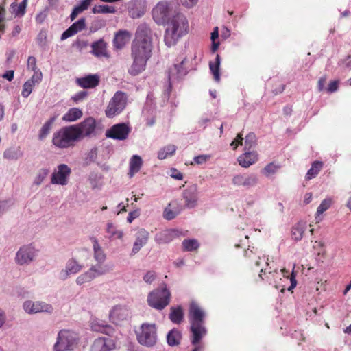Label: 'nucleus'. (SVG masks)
Here are the masks:
<instances>
[{
	"label": "nucleus",
	"mask_w": 351,
	"mask_h": 351,
	"mask_svg": "<svg viewBox=\"0 0 351 351\" xmlns=\"http://www.w3.org/2000/svg\"><path fill=\"white\" fill-rule=\"evenodd\" d=\"M106 231L109 234V238L111 239H121L123 237V231L118 229L117 226L112 222L107 223Z\"/></svg>",
	"instance_id": "nucleus-39"
},
{
	"label": "nucleus",
	"mask_w": 351,
	"mask_h": 351,
	"mask_svg": "<svg viewBox=\"0 0 351 351\" xmlns=\"http://www.w3.org/2000/svg\"><path fill=\"white\" fill-rule=\"evenodd\" d=\"M221 64V58L219 54H217L215 59L213 62H210L209 68L210 70L213 75L214 80L216 82H219L220 80V74H219V66Z\"/></svg>",
	"instance_id": "nucleus-41"
},
{
	"label": "nucleus",
	"mask_w": 351,
	"mask_h": 351,
	"mask_svg": "<svg viewBox=\"0 0 351 351\" xmlns=\"http://www.w3.org/2000/svg\"><path fill=\"white\" fill-rule=\"evenodd\" d=\"M11 205V202L9 200L0 201V216L7 211Z\"/></svg>",
	"instance_id": "nucleus-55"
},
{
	"label": "nucleus",
	"mask_w": 351,
	"mask_h": 351,
	"mask_svg": "<svg viewBox=\"0 0 351 351\" xmlns=\"http://www.w3.org/2000/svg\"><path fill=\"white\" fill-rule=\"evenodd\" d=\"M143 165V160L138 155H134L130 160V177H133L134 175L138 173Z\"/></svg>",
	"instance_id": "nucleus-37"
},
{
	"label": "nucleus",
	"mask_w": 351,
	"mask_h": 351,
	"mask_svg": "<svg viewBox=\"0 0 351 351\" xmlns=\"http://www.w3.org/2000/svg\"><path fill=\"white\" fill-rule=\"evenodd\" d=\"M149 234L145 229H140L136 234L135 241L131 252V255L137 254L141 249L147 244Z\"/></svg>",
	"instance_id": "nucleus-24"
},
{
	"label": "nucleus",
	"mask_w": 351,
	"mask_h": 351,
	"mask_svg": "<svg viewBox=\"0 0 351 351\" xmlns=\"http://www.w3.org/2000/svg\"><path fill=\"white\" fill-rule=\"evenodd\" d=\"M83 115L82 111L77 108H70L62 117L65 122H73L80 119Z\"/></svg>",
	"instance_id": "nucleus-34"
},
{
	"label": "nucleus",
	"mask_w": 351,
	"mask_h": 351,
	"mask_svg": "<svg viewBox=\"0 0 351 351\" xmlns=\"http://www.w3.org/2000/svg\"><path fill=\"white\" fill-rule=\"evenodd\" d=\"M197 1L198 0H180L181 3L186 8H192Z\"/></svg>",
	"instance_id": "nucleus-63"
},
{
	"label": "nucleus",
	"mask_w": 351,
	"mask_h": 351,
	"mask_svg": "<svg viewBox=\"0 0 351 351\" xmlns=\"http://www.w3.org/2000/svg\"><path fill=\"white\" fill-rule=\"evenodd\" d=\"M132 58L133 62L130 67L128 69V73L130 75L135 76L145 70L147 61L135 56H132Z\"/></svg>",
	"instance_id": "nucleus-30"
},
{
	"label": "nucleus",
	"mask_w": 351,
	"mask_h": 351,
	"mask_svg": "<svg viewBox=\"0 0 351 351\" xmlns=\"http://www.w3.org/2000/svg\"><path fill=\"white\" fill-rule=\"evenodd\" d=\"M23 155V152L19 146L12 147L6 149L3 152V158L8 160H18Z\"/></svg>",
	"instance_id": "nucleus-35"
},
{
	"label": "nucleus",
	"mask_w": 351,
	"mask_h": 351,
	"mask_svg": "<svg viewBox=\"0 0 351 351\" xmlns=\"http://www.w3.org/2000/svg\"><path fill=\"white\" fill-rule=\"evenodd\" d=\"M90 328L93 331L109 334L112 328L104 321L99 319H93L90 322Z\"/></svg>",
	"instance_id": "nucleus-32"
},
{
	"label": "nucleus",
	"mask_w": 351,
	"mask_h": 351,
	"mask_svg": "<svg viewBox=\"0 0 351 351\" xmlns=\"http://www.w3.org/2000/svg\"><path fill=\"white\" fill-rule=\"evenodd\" d=\"M49 169L48 168L40 169L38 171V172L34 179V184L36 185L41 184V183L44 181V180L46 178V177L49 174Z\"/></svg>",
	"instance_id": "nucleus-52"
},
{
	"label": "nucleus",
	"mask_w": 351,
	"mask_h": 351,
	"mask_svg": "<svg viewBox=\"0 0 351 351\" xmlns=\"http://www.w3.org/2000/svg\"><path fill=\"white\" fill-rule=\"evenodd\" d=\"M84 266L80 263L75 258H69L64 266L59 273V278L62 280L68 279L71 276L79 273L83 269Z\"/></svg>",
	"instance_id": "nucleus-18"
},
{
	"label": "nucleus",
	"mask_w": 351,
	"mask_h": 351,
	"mask_svg": "<svg viewBox=\"0 0 351 351\" xmlns=\"http://www.w3.org/2000/svg\"><path fill=\"white\" fill-rule=\"evenodd\" d=\"M23 310L28 314H36L38 313H52L53 308L51 304L42 301H25L23 304Z\"/></svg>",
	"instance_id": "nucleus-16"
},
{
	"label": "nucleus",
	"mask_w": 351,
	"mask_h": 351,
	"mask_svg": "<svg viewBox=\"0 0 351 351\" xmlns=\"http://www.w3.org/2000/svg\"><path fill=\"white\" fill-rule=\"evenodd\" d=\"M78 141L95 134L96 121L92 117L84 119L82 122L72 125Z\"/></svg>",
	"instance_id": "nucleus-13"
},
{
	"label": "nucleus",
	"mask_w": 351,
	"mask_h": 351,
	"mask_svg": "<svg viewBox=\"0 0 351 351\" xmlns=\"http://www.w3.org/2000/svg\"><path fill=\"white\" fill-rule=\"evenodd\" d=\"M97 149L93 148L89 153L88 154V156L86 160H88V162H93L96 160L97 158Z\"/></svg>",
	"instance_id": "nucleus-62"
},
{
	"label": "nucleus",
	"mask_w": 351,
	"mask_h": 351,
	"mask_svg": "<svg viewBox=\"0 0 351 351\" xmlns=\"http://www.w3.org/2000/svg\"><path fill=\"white\" fill-rule=\"evenodd\" d=\"M323 167V162L320 161H315L312 163L311 167L307 171L306 179L310 180L317 176L319 172Z\"/></svg>",
	"instance_id": "nucleus-44"
},
{
	"label": "nucleus",
	"mask_w": 351,
	"mask_h": 351,
	"mask_svg": "<svg viewBox=\"0 0 351 351\" xmlns=\"http://www.w3.org/2000/svg\"><path fill=\"white\" fill-rule=\"evenodd\" d=\"M258 158V155L256 152L245 150V152L241 154L237 161L242 167L247 168L256 162Z\"/></svg>",
	"instance_id": "nucleus-25"
},
{
	"label": "nucleus",
	"mask_w": 351,
	"mask_h": 351,
	"mask_svg": "<svg viewBox=\"0 0 351 351\" xmlns=\"http://www.w3.org/2000/svg\"><path fill=\"white\" fill-rule=\"evenodd\" d=\"M139 216V211L138 210H134L132 212H130L127 217V221L129 223H132V221L137 218Z\"/></svg>",
	"instance_id": "nucleus-64"
},
{
	"label": "nucleus",
	"mask_w": 351,
	"mask_h": 351,
	"mask_svg": "<svg viewBox=\"0 0 351 351\" xmlns=\"http://www.w3.org/2000/svg\"><path fill=\"white\" fill-rule=\"evenodd\" d=\"M156 278V274L153 271H147L143 276V280L148 284H151Z\"/></svg>",
	"instance_id": "nucleus-56"
},
{
	"label": "nucleus",
	"mask_w": 351,
	"mask_h": 351,
	"mask_svg": "<svg viewBox=\"0 0 351 351\" xmlns=\"http://www.w3.org/2000/svg\"><path fill=\"white\" fill-rule=\"evenodd\" d=\"M91 53L97 58H108L109 55L107 51V46L106 42L103 39L93 42L91 44Z\"/></svg>",
	"instance_id": "nucleus-28"
},
{
	"label": "nucleus",
	"mask_w": 351,
	"mask_h": 351,
	"mask_svg": "<svg viewBox=\"0 0 351 351\" xmlns=\"http://www.w3.org/2000/svg\"><path fill=\"white\" fill-rule=\"evenodd\" d=\"M27 69L34 71V73L36 72H41L39 69L36 66V59L34 56H29L27 60Z\"/></svg>",
	"instance_id": "nucleus-54"
},
{
	"label": "nucleus",
	"mask_w": 351,
	"mask_h": 351,
	"mask_svg": "<svg viewBox=\"0 0 351 351\" xmlns=\"http://www.w3.org/2000/svg\"><path fill=\"white\" fill-rule=\"evenodd\" d=\"M93 0H81L80 3L73 8L70 15L71 21H74L78 14L86 10L91 5Z\"/></svg>",
	"instance_id": "nucleus-33"
},
{
	"label": "nucleus",
	"mask_w": 351,
	"mask_h": 351,
	"mask_svg": "<svg viewBox=\"0 0 351 351\" xmlns=\"http://www.w3.org/2000/svg\"><path fill=\"white\" fill-rule=\"evenodd\" d=\"M28 0H23L19 5L12 3L10 5L11 12L15 14V16H23L26 10Z\"/></svg>",
	"instance_id": "nucleus-42"
},
{
	"label": "nucleus",
	"mask_w": 351,
	"mask_h": 351,
	"mask_svg": "<svg viewBox=\"0 0 351 351\" xmlns=\"http://www.w3.org/2000/svg\"><path fill=\"white\" fill-rule=\"evenodd\" d=\"M176 215H177L176 213L172 211L171 210H170L167 208H165V212H164V217L168 220L173 219V218L176 217Z\"/></svg>",
	"instance_id": "nucleus-60"
},
{
	"label": "nucleus",
	"mask_w": 351,
	"mask_h": 351,
	"mask_svg": "<svg viewBox=\"0 0 351 351\" xmlns=\"http://www.w3.org/2000/svg\"><path fill=\"white\" fill-rule=\"evenodd\" d=\"M38 254V250L32 244L24 245L17 251L15 262L20 265H27L33 262Z\"/></svg>",
	"instance_id": "nucleus-12"
},
{
	"label": "nucleus",
	"mask_w": 351,
	"mask_h": 351,
	"mask_svg": "<svg viewBox=\"0 0 351 351\" xmlns=\"http://www.w3.org/2000/svg\"><path fill=\"white\" fill-rule=\"evenodd\" d=\"M79 337L75 332L62 329L58 333L56 341L53 345V351H71L77 346Z\"/></svg>",
	"instance_id": "nucleus-8"
},
{
	"label": "nucleus",
	"mask_w": 351,
	"mask_h": 351,
	"mask_svg": "<svg viewBox=\"0 0 351 351\" xmlns=\"http://www.w3.org/2000/svg\"><path fill=\"white\" fill-rule=\"evenodd\" d=\"M243 135H242V134H239L237 135V136L236 137V138H234V139L232 141V143H231V144H230L231 147H232V148H233L234 149H235L238 147V145H242V143H243Z\"/></svg>",
	"instance_id": "nucleus-58"
},
{
	"label": "nucleus",
	"mask_w": 351,
	"mask_h": 351,
	"mask_svg": "<svg viewBox=\"0 0 351 351\" xmlns=\"http://www.w3.org/2000/svg\"><path fill=\"white\" fill-rule=\"evenodd\" d=\"M338 88V82L337 81H332L330 82L328 84V86L326 89L328 93H332L335 92Z\"/></svg>",
	"instance_id": "nucleus-61"
},
{
	"label": "nucleus",
	"mask_w": 351,
	"mask_h": 351,
	"mask_svg": "<svg viewBox=\"0 0 351 351\" xmlns=\"http://www.w3.org/2000/svg\"><path fill=\"white\" fill-rule=\"evenodd\" d=\"M87 96V92L86 91H80L75 94L73 96H72L71 99L75 102L77 103L80 101H82Z\"/></svg>",
	"instance_id": "nucleus-57"
},
{
	"label": "nucleus",
	"mask_w": 351,
	"mask_h": 351,
	"mask_svg": "<svg viewBox=\"0 0 351 351\" xmlns=\"http://www.w3.org/2000/svg\"><path fill=\"white\" fill-rule=\"evenodd\" d=\"M331 198H326L322 201L321 204L317 207L315 214V220L317 223H319L322 220L321 215L331 206Z\"/></svg>",
	"instance_id": "nucleus-38"
},
{
	"label": "nucleus",
	"mask_w": 351,
	"mask_h": 351,
	"mask_svg": "<svg viewBox=\"0 0 351 351\" xmlns=\"http://www.w3.org/2000/svg\"><path fill=\"white\" fill-rule=\"evenodd\" d=\"M43 79V73L42 72H36V73H34L31 78L26 81L23 86V90L21 92V95L27 98L29 97V95L32 93L34 87L38 84Z\"/></svg>",
	"instance_id": "nucleus-23"
},
{
	"label": "nucleus",
	"mask_w": 351,
	"mask_h": 351,
	"mask_svg": "<svg viewBox=\"0 0 351 351\" xmlns=\"http://www.w3.org/2000/svg\"><path fill=\"white\" fill-rule=\"evenodd\" d=\"M182 235V232L176 229L165 230L155 235L154 240L158 244L169 243Z\"/></svg>",
	"instance_id": "nucleus-21"
},
{
	"label": "nucleus",
	"mask_w": 351,
	"mask_h": 351,
	"mask_svg": "<svg viewBox=\"0 0 351 351\" xmlns=\"http://www.w3.org/2000/svg\"><path fill=\"white\" fill-rule=\"evenodd\" d=\"M169 319L174 324H180L183 319V312L180 307H171Z\"/></svg>",
	"instance_id": "nucleus-45"
},
{
	"label": "nucleus",
	"mask_w": 351,
	"mask_h": 351,
	"mask_svg": "<svg viewBox=\"0 0 351 351\" xmlns=\"http://www.w3.org/2000/svg\"><path fill=\"white\" fill-rule=\"evenodd\" d=\"M177 150V146L169 144L160 148L158 152L157 157L159 160H164L174 155Z\"/></svg>",
	"instance_id": "nucleus-36"
},
{
	"label": "nucleus",
	"mask_w": 351,
	"mask_h": 351,
	"mask_svg": "<svg viewBox=\"0 0 351 351\" xmlns=\"http://www.w3.org/2000/svg\"><path fill=\"white\" fill-rule=\"evenodd\" d=\"M164 42L168 47L174 46L179 39L188 32L189 23L186 18L182 14H176L167 23Z\"/></svg>",
	"instance_id": "nucleus-2"
},
{
	"label": "nucleus",
	"mask_w": 351,
	"mask_h": 351,
	"mask_svg": "<svg viewBox=\"0 0 351 351\" xmlns=\"http://www.w3.org/2000/svg\"><path fill=\"white\" fill-rule=\"evenodd\" d=\"M132 37V34L127 30L119 31L114 36L113 43L115 48L118 49H122L129 41Z\"/></svg>",
	"instance_id": "nucleus-29"
},
{
	"label": "nucleus",
	"mask_w": 351,
	"mask_h": 351,
	"mask_svg": "<svg viewBox=\"0 0 351 351\" xmlns=\"http://www.w3.org/2000/svg\"><path fill=\"white\" fill-rule=\"evenodd\" d=\"M188 71L189 60L186 56L182 55L177 58L176 63L168 71L169 84L165 90L167 98L171 91L172 84L186 76Z\"/></svg>",
	"instance_id": "nucleus-4"
},
{
	"label": "nucleus",
	"mask_w": 351,
	"mask_h": 351,
	"mask_svg": "<svg viewBox=\"0 0 351 351\" xmlns=\"http://www.w3.org/2000/svg\"><path fill=\"white\" fill-rule=\"evenodd\" d=\"M86 27V20L84 18L80 19L77 21L72 24L66 31L61 35V40H64L68 38L73 36L77 32L83 30Z\"/></svg>",
	"instance_id": "nucleus-27"
},
{
	"label": "nucleus",
	"mask_w": 351,
	"mask_h": 351,
	"mask_svg": "<svg viewBox=\"0 0 351 351\" xmlns=\"http://www.w3.org/2000/svg\"><path fill=\"white\" fill-rule=\"evenodd\" d=\"M151 29L146 24H141L136 32V38L132 45L131 56L147 61L151 57L152 45Z\"/></svg>",
	"instance_id": "nucleus-1"
},
{
	"label": "nucleus",
	"mask_w": 351,
	"mask_h": 351,
	"mask_svg": "<svg viewBox=\"0 0 351 351\" xmlns=\"http://www.w3.org/2000/svg\"><path fill=\"white\" fill-rule=\"evenodd\" d=\"M114 348V343L112 339L107 337L96 339L91 347L90 351H111Z\"/></svg>",
	"instance_id": "nucleus-22"
},
{
	"label": "nucleus",
	"mask_w": 351,
	"mask_h": 351,
	"mask_svg": "<svg viewBox=\"0 0 351 351\" xmlns=\"http://www.w3.org/2000/svg\"><path fill=\"white\" fill-rule=\"evenodd\" d=\"M184 251L191 252L199 247V243L196 239H185L182 241Z\"/></svg>",
	"instance_id": "nucleus-48"
},
{
	"label": "nucleus",
	"mask_w": 351,
	"mask_h": 351,
	"mask_svg": "<svg viewBox=\"0 0 351 351\" xmlns=\"http://www.w3.org/2000/svg\"><path fill=\"white\" fill-rule=\"evenodd\" d=\"M55 121V117L51 118L48 121L44 123L42 126L39 134L38 138L40 140H43L47 137V136L49 134V132L51 128V125Z\"/></svg>",
	"instance_id": "nucleus-46"
},
{
	"label": "nucleus",
	"mask_w": 351,
	"mask_h": 351,
	"mask_svg": "<svg viewBox=\"0 0 351 351\" xmlns=\"http://www.w3.org/2000/svg\"><path fill=\"white\" fill-rule=\"evenodd\" d=\"M171 5L167 2H159L152 10V16L155 22L163 25L174 16Z\"/></svg>",
	"instance_id": "nucleus-11"
},
{
	"label": "nucleus",
	"mask_w": 351,
	"mask_h": 351,
	"mask_svg": "<svg viewBox=\"0 0 351 351\" xmlns=\"http://www.w3.org/2000/svg\"><path fill=\"white\" fill-rule=\"evenodd\" d=\"M280 169V166L276 165L274 162H271L266 165L261 171L262 174H263L266 177H269L277 172V171Z\"/></svg>",
	"instance_id": "nucleus-50"
},
{
	"label": "nucleus",
	"mask_w": 351,
	"mask_h": 351,
	"mask_svg": "<svg viewBox=\"0 0 351 351\" xmlns=\"http://www.w3.org/2000/svg\"><path fill=\"white\" fill-rule=\"evenodd\" d=\"M306 228V223L300 221L292 228V237L294 240L300 241L302 239L304 232Z\"/></svg>",
	"instance_id": "nucleus-43"
},
{
	"label": "nucleus",
	"mask_w": 351,
	"mask_h": 351,
	"mask_svg": "<svg viewBox=\"0 0 351 351\" xmlns=\"http://www.w3.org/2000/svg\"><path fill=\"white\" fill-rule=\"evenodd\" d=\"M96 263L95 265H91L87 271L77 277L75 282L77 285L82 286L85 283L90 282L97 278L110 273L114 269L112 264L105 262Z\"/></svg>",
	"instance_id": "nucleus-5"
},
{
	"label": "nucleus",
	"mask_w": 351,
	"mask_h": 351,
	"mask_svg": "<svg viewBox=\"0 0 351 351\" xmlns=\"http://www.w3.org/2000/svg\"><path fill=\"white\" fill-rule=\"evenodd\" d=\"M78 141L74 129L71 125L61 128L53 134L52 144L58 149H68Z\"/></svg>",
	"instance_id": "nucleus-6"
},
{
	"label": "nucleus",
	"mask_w": 351,
	"mask_h": 351,
	"mask_svg": "<svg viewBox=\"0 0 351 351\" xmlns=\"http://www.w3.org/2000/svg\"><path fill=\"white\" fill-rule=\"evenodd\" d=\"M256 145V136L254 133H249L245 138V150H250Z\"/></svg>",
	"instance_id": "nucleus-51"
},
{
	"label": "nucleus",
	"mask_w": 351,
	"mask_h": 351,
	"mask_svg": "<svg viewBox=\"0 0 351 351\" xmlns=\"http://www.w3.org/2000/svg\"><path fill=\"white\" fill-rule=\"evenodd\" d=\"M47 37V32L45 29H41L40 31V32L38 33L37 38H36V42L40 47H44L46 46Z\"/></svg>",
	"instance_id": "nucleus-53"
},
{
	"label": "nucleus",
	"mask_w": 351,
	"mask_h": 351,
	"mask_svg": "<svg viewBox=\"0 0 351 351\" xmlns=\"http://www.w3.org/2000/svg\"><path fill=\"white\" fill-rule=\"evenodd\" d=\"M137 339L140 344L152 347L157 341L156 329L154 324H143L137 333Z\"/></svg>",
	"instance_id": "nucleus-10"
},
{
	"label": "nucleus",
	"mask_w": 351,
	"mask_h": 351,
	"mask_svg": "<svg viewBox=\"0 0 351 351\" xmlns=\"http://www.w3.org/2000/svg\"><path fill=\"white\" fill-rule=\"evenodd\" d=\"M93 243V256L95 262H105L106 254L99 243L97 239L95 237L91 238Z\"/></svg>",
	"instance_id": "nucleus-31"
},
{
	"label": "nucleus",
	"mask_w": 351,
	"mask_h": 351,
	"mask_svg": "<svg viewBox=\"0 0 351 351\" xmlns=\"http://www.w3.org/2000/svg\"><path fill=\"white\" fill-rule=\"evenodd\" d=\"M128 99V95L125 93L117 91L105 110L106 116L108 118H113L121 114L127 106Z\"/></svg>",
	"instance_id": "nucleus-9"
},
{
	"label": "nucleus",
	"mask_w": 351,
	"mask_h": 351,
	"mask_svg": "<svg viewBox=\"0 0 351 351\" xmlns=\"http://www.w3.org/2000/svg\"><path fill=\"white\" fill-rule=\"evenodd\" d=\"M211 158V155L210 154H199L195 156L193 160L190 162L189 165H205L210 159Z\"/></svg>",
	"instance_id": "nucleus-49"
},
{
	"label": "nucleus",
	"mask_w": 351,
	"mask_h": 351,
	"mask_svg": "<svg viewBox=\"0 0 351 351\" xmlns=\"http://www.w3.org/2000/svg\"><path fill=\"white\" fill-rule=\"evenodd\" d=\"M206 316L204 311L195 302H192L189 307V318L191 323V331L193 334L191 343L195 345L207 334L204 325Z\"/></svg>",
	"instance_id": "nucleus-3"
},
{
	"label": "nucleus",
	"mask_w": 351,
	"mask_h": 351,
	"mask_svg": "<svg viewBox=\"0 0 351 351\" xmlns=\"http://www.w3.org/2000/svg\"><path fill=\"white\" fill-rule=\"evenodd\" d=\"M258 182V177L256 173H238L233 176L232 183L237 187L250 189L255 187Z\"/></svg>",
	"instance_id": "nucleus-14"
},
{
	"label": "nucleus",
	"mask_w": 351,
	"mask_h": 351,
	"mask_svg": "<svg viewBox=\"0 0 351 351\" xmlns=\"http://www.w3.org/2000/svg\"><path fill=\"white\" fill-rule=\"evenodd\" d=\"M171 292L165 284L151 291L147 295V304L149 306L161 311L170 302Z\"/></svg>",
	"instance_id": "nucleus-7"
},
{
	"label": "nucleus",
	"mask_w": 351,
	"mask_h": 351,
	"mask_svg": "<svg viewBox=\"0 0 351 351\" xmlns=\"http://www.w3.org/2000/svg\"><path fill=\"white\" fill-rule=\"evenodd\" d=\"M181 337L182 335L179 330L176 329H172L168 332L167 335V343L171 346H177L180 343Z\"/></svg>",
	"instance_id": "nucleus-40"
},
{
	"label": "nucleus",
	"mask_w": 351,
	"mask_h": 351,
	"mask_svg": "<svg viewBox=\"0 0 351 351\" xmlns=\"http://www.w3.org/2000/svg\"><path fill=\"white\" fill-rule=\"evenodd\" d=\"M116 11L115 8L112 6H110L108 5H95L92 9V12L93 14H106V13H114Z\"/></svg>",
	"instance_id": "nucleus-47"
},
{
	"label": "nucleus",
	"mask_w": 351,
	"mask_h": 351,
	"mask_svg": "<svg viewBox=\"0 0 351 351\" xmlns=\"http://www.w3.org/2000/svg\"><path fill=\"white\" fill-rule=\"evenodd\" d=\"M71 174V169L65 164H60L57 166L51 174V183L65 186L69 183Z\"/></svg>",
	"instance_id": "nucleus-15"
},
{
	"label": "nucleus",
	"mask_w": 351,
	"mask_h": 351,
	"mask_svg": "<svg viewBox=\"0 0 351 351\" xmlns=\"http://www.w3.org/2000/svg\"><path fill=\"white\" fill-rule=\"evenodd\" d=\"M131 132V128L125 123L112 125L106 132V136L115 140H125Z\"/></svg>",
	"instance_id": "nucleus-17"
},
{
	"label": "nucleus",
	"mask_w": 351,
	"mask_h": 351,
	"mask_svg": "<svg viewBox=\"0 0 351 351\" xmlns=\"http://www.w3.org/2000/svg\"><path fill=\"white\" fill-rule=\"evenodd\" d=\"M130 315V309L125 305H116L109 313V319L114 324H119L127 320Z\"/></svg>",
	"instance_id": "nucleus-19"
},
{
	"label": "nucleus",
	"mask_w": 351,
	"mask_h": 351,
	"mask_svg": "<svg viewBox=\"0 0 351 351\" xmlns=\"http://www.w3.org/2000/svg\"><path fill=\"white\" fill-rule=\"evenodd\" d=\"M171 176L177 180H181L183 178L182 173L175 168H172L170 170Z\"/></svg>",
	"instance_id": "nucleus-59"
},
{
	"label": "nucleus",
	"mask_w": 351,
	"mask_h": 351,
	"mask_svg": "<svg viewBox=\"0 0 351 351\" xmlns=\"http://www.w3.org/2000/svg\"><path fill=\"white\" fill-rule=\"evenodd\" d=\"M99 82V76L97 74H90L76 79V83L83 88H92L97 86Z\"/></svg>",
	"instance_id": "nucleus-26"
},
{
	"label": "nucleus",
	"mask_w": 351,
	"mask_h": 351,
	"mask_svg": "<svg viewBox=\"0 0 351 351\" xmlns=\"http://www.w3.org/2000/svg\"><path fill=\"white\" fill-rule=\"evenodd\" d=\"M198 193V187L195 184L188 186L183 191V199L186 208H193L197 205Z\"/></svg>",
	"instance_id": "nucleus-20"
}]
</instances>
